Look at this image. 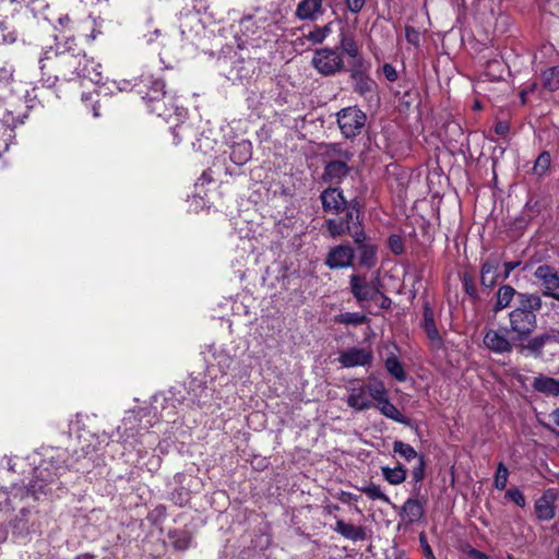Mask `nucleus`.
<instances>
[{
	"mask_svg": "<svg viewBox=\"0 0 559 559\" xmlns=\"http://www.w3.org/2000/svg\"><path fill=\"white\" fill-rule=\"evenodd\" d=\"M180 405V400L173 391L154 395L150 406L132 411L123 418L117 428L118 441L134 449L141 454L144 448L153 447L157 440L148 430L159 419L170 420Z\"/></svg>",
	"mask_w": 559,
	"mask_h": 559,
	"instance_id": "obj_1",
	"label": "nucleus"
},
{
	"mask_svg": "<svg viewBox=\"0 0 559 559\" xmlns=\"http://www.w3.org/2000/svg\"><path fill=\"white\" fill-rule=\"evenodd\" d=\"M66 451L59 448H43L40 452L29 459L35 464L33 479L25 488H13V497L21 500L33 497L38 500L40 496L48 495L52 485L67 469Z\"/></svg>",
	"mask_w": 559,
	"mask_h": 559,
	"instance_id": "obj_2",
	"label": "nucleus"
},
{
	"mask_svg": "<svg viewBox=\"0 0 559 559\" xmlns=\"http://www.w3.org/2000/svg\"><path fill=\"white\" fill-rule=\"evenodd\" d=\"M543 307L537 294H519L513 309L509 312V329L513 340L522 345L537 328V313Z\"/></svg>",
	"mask_w": 559,
	"mask_h": 559,
	"instance_id": "obj_3",
	"label": "nucleus"
},
{
	"mask_svg": "<svg viewBox=\"0 0 559 559\" xmlns=\"http://www.w3.org/2000/svg\"><path fill=\"white\" fill-rule=\"evenodd\" d=\"M142 82L145 83L146 90L140 88L138 94L141 95L143 100L147 102L150 111L155 112L167 122L175 123L174 134L175 138H177L176 128L182 129L180 124H182L186 119V108L171 103V97L167 96L164 91L165 84L162 80L144 78Z\"/></svg>",
	"mask_w": 559,
	"mask_h": 559,
	"instance_id": "obj_4",
	"label": "nucleus"
},
{
	"mask_svg": "<svg viewBox=\"0 0 559 559\" xmlns=\"http://www.w3.org/2000/svg\"><path fill=\"white\" fill-rule=\"evenodd\" d=\"M28 106L22 98H5V107L0 108V156L4 154L14 139V128L27 117Z\"/></svg>",
	"mask_w": 559,
	"mask_h": 559,
	"instance_id": "obj_5",
	"label": "nucleus"
},
{
	"mask_svg": "<svg viewBox=\"0 0 559 559\" xmlns=\"http://www.w3.org/2000/svg\"><path fill=\"white\" fill-rule=\"evenodd\" d=\"M55 58L56 67L58 68V74L51 76L49 75L47 79L43 76L44 84L48 87H51L56 84V82L61 78L66 81H71L78 78L79 67L82 66V55H74L70 52H56L51 48L44 51L43 56L39 59V64L41 71L45 69V60H51Z\"/></svg>",
	"mask_w": 559,
	"mask_h": 559,
	"instance_id": "obj_6",
	"label": "nucleus"
},
{
	"mask_svg": "<svg viewBox=\"0 0 559 559\" xmlns=\"http://www.w3.org/2000/svg\"><path fill=\"white\" fill-rule=\"evenodd\" d=\"M483 344L489 352L504 355L511 353L519 341L513 340L508 328H487L484 330Z\"/></svg>",
	"mask_w": 559,
	"mask_h": 559,
	"instance_id": "obj_7",
	"label": "nucleus"
},
{
	"mask_svg": "<svg viewBox=\"0 0 559 559\" xmlns=\"http://www.w3.org/2000/svg\"><path fill=\"white\" fill-rule=\"evenodd\" d=\"M311 63L320 74L326 76L334 75L344 69L342 55L332 48L316 50Z\"/></svg>",
	"mask_w": 559,
	"mask_h": 559,
	"instance_id": "obj_8",
	"label": "nucleus"
},
{
	"mask_svg": "<svg viewBox=\"0 0 559 559\" xmlns=\"http://www.w3.org/2000/svg\"><path fill=\"white\" fill-rule=\"evenodd\" d=\"M337 123L345 138H355L366 123V115L357 107H347L338 111Z\"/></svg>",
	"mask_w": 559,
	"mask_h": 559,
	"instance_id": "obj_9",
	"label": "nucleus"
},
{
	"mask_svg": "<svg viewBox=\"0 0 559 559\" xmlns=\"http://www.w3.org/2000/svg\"><path fill=\"white\" fill-rule=\"evenodd\" d=\"M501 259L496 255H489L481 265L480 282L485 287H493L498 282L504 281L502 278Z\"/></svg>",
	"mask_w": 559,
	"mask_h": 559,
	"instance_id": "obj_10",
	"label": "nucleus"
},
{
	"mask_svg": "<svg viewBox=\"0 0 559 559\" xmlns=\"http://www.w3.org/2000/svg\"><path fill=\"white\" fill-rule=\"evenodd\" d=\"M325 227L333 238L348 233L356 243H360L366 239V235L361 227L345 224L343 218H329L325 221Z\"/></svg>",
	"mask_w": 559,
	"mask_h": 559,
	"instance_id": "obj_11",
	"label": "nucleus"
},
{
	"mask_svg": "<svg viewBox=\"0 0 559 559\" xmlns=\"http://www.w3.org/2000/svg\"><path fill=\"white\" fill-rule=\"evenodd\" d=\"M354 249L347 245H338L330 249L325 264L330 269H345L352 265Z\"/></svg>",
	"mask_w": 559,
	"mask_h": 559,
	"instance_id": "obj_12",
	"label": "nucleus"
},
{
	"mask_svg": "<svg viewBox=\"0 0 559 559\" xmlns=\"http://www.w3.org/2000/svg\"><path fill=\"white\" fill-rule=\"evenodd\" d=\"M350 289L359 302L373 300L380 293L373 282H368L365 277L356 274L350 276Z\"/></svg>",
	"mask_w": 559,
	"mask_h": 559,
	"instance_id": "obj_13",
	"label": "nucleus"
},
{
	"mask_svg": "<svg viewBox=\"0 0 559 559\" xmlns=\"http://www.w3.org/2000/svg\"><path fill=\"white\" fill-rule=\"evenodd\" d=\"M372 358L370 349L352 347L340 355L338 361L344 368H353L369 365Z\"/></svg>",
	"mask_w": 559,
	"mask_h": 559,
	"instance_id": "obj_14",
	"label": "nucleus"
},
{
	"mask_svg": "<svg viewBox=\"0 0 559 559\" xmlns=\"http://www.w3.org/2000/svg\"><path fill=\"white\" fill-rule=\"evenodd\" d=\"M352 78L355 82L354 90L368 102H377V83L361 71H354Z\"/></svg>",
	"mask_w": 559,
	"mask_h": 559,
	"instance_id": "obj_15",
	"label": "nucleus"
},
{
	"mask_svg": "<svg viewBox=\"0 0 559 559\" xmlns=\"http://www.w3.org/2000/svg\"><path fill=\"white\" fill-rule=\"evenodd\" d=\"M14 74V68L12 64L4 62L0 67V105L2 104L5 107V98L14 97L15 99L23 98L21 95H14L13 94V85L16 84V82L13 79Z\"/></svg>",
	"mask_w": 559,
	"mask_h": 559,
	"instance_id": "obj_16",
	"label": "nucleus"
},
{
	"mask_svg": "<svg viewBox=\"0 0 559 559\" xmlns=\"http://www.w3.org/2000/svg\"><path fill=\"white\" fill-rule=\"evenodd\" d=\"M323 210L329 213L338 214L347 204L342 191L336 188H329L321 193Z\"/></svg>",
	"mask_w": 559,
	"mask_h": 559,
	"instance_id": "obj_17",
	"label": "nucleus"
},
{
	"mask_svg": "<svg viewBox=\"0 0 559 559\" xmlns=\"http://www.w3.org/2000/svg\"><path fill=\"white\" fill-rule=\"evenodd\" d=\"M346 403L356 412H362L372 407V402L365 385L349 388Z\"/></svg>",
	"mask_w": 559,
	"mask_h": 559,
	"instance_id": "obj_18",
	"label": "nucleus"
},
{
	"mask_svg": "<svg viewBox=\"0 0 559 559\" xmlns=\"http://www.w3.org/2000/svg\"><path fill=\"white\" fill-rule=\"evenodd\" d=\"M423 328L427 334V337L430 340L432 346L436 348H440L443 344V340L437 329L433 310L428 304H425L424 306Z\"/></svg>",
	"mask_w": 559,
	"mask_h": 559,
	"instance_id": "obj_19",
	"label": "nucleus"
},
{
	"mask_svg": "<svg viewBox=\"0 0 559 559\" xmlns=\"http://www.w3.org/2000/svg\"><path fill=\"white\" fill-rule=\"evenodd\" d=\"M100 63L95 62L93 59L87 58L85 53L82 55V66L79 67L78 78L86 79L94 84H99L103 81Z\"/></svg>",
	"mask_w": 559,
	"mask_h": 559,
	"instance_id": "obj_20",
	"label": "nucleus"
},
{
	"mask_svg": "<svg viewBox=\"0 0 559 559\" xmlns=\"http://www.w3.org/2000/svg\"><path fill=\"white\" fill-rule=\"evenodd\" d=\"M535 513L540 521H549L555 516V496L552 492L546 491L536 500Z\"/></svg>",
	"mask_w": 559,
	"mask_h": 559,
	"instance_id": "obj_21",
	"label": "nucleus"
},
{
	"mask_svg": "<svg viewBox=\"0 0 559 559\" xmlns=\"http://www.w3.org/2000/svg\"><path fill=\"white\" fill-rule=\"evenodd\" d=\"M334 531L352 542L366 539V531L364 527L348 524L343 520L336 521Z\"/></svg>",
	"mask_w": 559,
	"mask_h": 559,
	"instance_id": "obj_22",
	"label": "nucleus"
},
{
	"mask_svg": "<svg viewBox=\"0 0 559 559\" xmlns=\"http://www.w3.org/2000/svg\"><path fill=\"white\" fill-rule=\"evenodd\" d=\"M323 0H301L296 9V15L301 20H316L321 13Z\"/></svg>",
	"mask_w": 559,
	"mask_h": 559,
	"instance_id": "obj_23",
	"label": "nucleus"
},
{
	"mask_svg": "<svg viewBox=\"0 0 559 559\" xmlns=\"http://www.w3.org/2000/svg\"><path fill=\"white\" fill-rule=\"evenodd\" d=\"M528 340L527 348L532 352L539 353L546 345L559 343V332L550 330Z\"/></svg>",
	"mask_w": 559,
	"mask_h": 559,
	"instance_id": "obj_24",
	"label": "nucleus"
},
{
	"mask_svg": "<svg viewBox=\"0 0 559 559\" xmlns=\"http://www.w3.org/2000/svg\"><path fill=\"white\" fill-rule=\"evenodd\" d=\"M252 156L251 143L240 141L231 146L230 160L236 165H243Z\"/></svg>",
	"mask_w": 559,
	"mask_h": 559,
	"instance_id": "obj_25",
	"label": "nucleus"
},
{
	"mask_svg": "<svg viewBox=\"0 0 559 559\" xmlns=\"http://www.w3.org/2000/svg\"><path fill=\"white\" fill-rule=\"evenodd\" d=\"M520 293L516 292L512 286L510 285H503L501 286L498 292H497V300H496V304L493 306V312L497 313L503 309H506L507 307L510 306L511 301L513 300V298L516 299V296L519 295Z\"/></svg>",
	"mask_w": 559,
	"mask_h": 559,
	"instance_id": "obj_26",
	"label": "nucleus"
},
{
	"mask_svg": "<svg viewBox=\"0 0 559 559\" xmlns=\"http://www.w3.org/2000/svg\"><path fill=\"white\" fill-rule=\"evenodd\" d=\"M348 166L345 162L333 160L330 162L324 170V177L335 183H338L348 174Z\"/></svg>",
	"mask_w": 559,
	"mask_h": 559,
	"instance_id": "obj_27",
	"label": "nucleus"
},
{
	"mask_svg": "<svg viewBox=\"0 0 559 559\" xmlns=\"http://www.w3.org/2000/svg\"><path fill=\"white\" fill-rule=\"evenodd\" d=\"M381 474L390 485H401L406 480L407 471L402 464L394 467L382 466Z\"/></svg>",
	"mask_w": 559,
	"mask_h": 559,
	"instance_id": "obj_28",
	"label": "nucleus"
},
{
	"mask_svg": "<svg viewBox=\"0 0 559 559\" xmlns=\"http://www.w3.org/2000/svg\"><path fill=\"white\" fill-rule=\"evenodd\" d=\"M537 275L543 280L547 295L559 293V270L550 271L549 269L538 267Z\"/></svg>",
	"mask_w": 559,
	"mask_h": 559,
	"instance_id": "obj_29",
	"label": "nucleus"
},
{
	"mask_svg": "<svg viewBox=\"0 0 559 559\" xmlns=\"http://www.w3.org/2000/svg\"><path fill=\"white\" fill-rule=\"evenodd\" d=\"M533 386L536 391L557 396L559 395V381L550 377L540 376L534 379Z\"/></svg>",
	"mask_w": 559,
	"mask_h": 559,
	"instance_id": "obj_30",
	"label": "nucleus"
},
{
	"mask_svg": "<svg viewBox=\"0 0 559 559\" xmlns=\"http://www.w3.org/2000/svg\"><path fill=\"white\" fill-rule=\"evenodd\" d=\"M358 245L359 264L367 269L373 267L377 262V248L364 241Z\"/></svg>",
	"mask_w": 559,
	"mask_h": 559,
	"instance_id": "obj_31",
	"label": "nucleus"
},
{
	"mask_svg": "<svg viewBox=\"0 0 559 559\" xmlns=\"http://www.w3.org/2000/svg\"><path fill=\"white\" fill-rule=\"evenodd\" d=\"M402 510L411 523L419 521L424 515V507L417 499H407L404 502Z\"/></svg>",
	"mask_w": 559,
	"mask_h": 559,
	"instance_id": "obj_32",
	"label": "nucleus"
},
{
	"mask_svg": "<svg viewBox=\"0 0 559 559\" xmlns=\"http://www.w3.org/2000/svg\"><path fill=\"white\" fill-rule=\"evenodd\" d=\"M376 407L381 412L382 415L396 423L405 421L402 413L388 400V397L377 403Z\"/></svg>",
	"mask_w": 559,
	"mask_h": 559,
	"instance_id": "obj_33",
	"label": "nucleus"
},
{
	"mask_svg": "<svg viewBox=\"0 0 559 559\" xmlns=\"http://www.w3.org/2000/svg\"><path fill=\"white\" fill-rule=\"evenodd\" d=\"M544 88L555 92L559 90V67H551L542 73Z\"/></svg>",
	"mask_w": 559,
	"mask_h": 559,
	"instance_id": "obj_34",
	"label": "nucleus"
},
{
	"mask_svg": "<svg viewBox=\"0 0 559 559\" xmlns=\"http://www.w3.org/2000/svg\"><path fill=\"white\" fill-rule=\"evenodd\" d=\"M393 452L395 454H399L401 457L405 459L408 462L412 460L418 461V457H423L415 451V449L411 444L399 440L393 442Z\"/></svg>",
	"mask_w": 559,
	"mask_h": 559,
	"instance_id": "obj_35",
	"label": "nucleus"
},
{
	"mask_svg": "<svg viewBox=\"0 0 559 559\" xmlns=\"http://www.w3.org/2000/svg\"><path fill=\"white\" fill-rule=\"evenodd\" d=\"M144 78H153L152 75H142L139 80L135 82H132L130 80H120V81H111L109 82L110 85H112L117 91L119 92H128L136 88V92L142 88L146 90L145 83L142 82V79Z\"/></svg>",
	"mask_w": 559,
	"mask_h": 559,
	"instance_id": "obj_36",
	"label": "nucleus"
},
{
	"mask_svg": "<svg viewBox=\"0 0 559 559\" xmlns=\"http://www.w3.org/2000/svg\"><path fill=\"white\" fill-rule=\"evenodd\" d=\"M385 368L388 372L397 381L402 382L406 379V373L401 361L395 357H388L385 360Z\"/></svg>",
	"mask_w": 559,
	"mask_h": 559,
	"instance_id": "obj_37",
	"label": "nucleus"
},
{
	"mask_svg": "<svg viewBox=\"0 0 559 559\" xmlns=\"http://www.w3.org/2000/svg\"><path fill=\"white\" fill-rule=\"evenodd\" d=\"M335 321L345 325H360L368 321V318L360 312H343L335 318Z\"/></svg>",
	"mask_w": 559,
	"mask_h": 559,
	"instance_id": "obj_38",
	"label": "nucleus"
},
{
	"mask_svg": "<svg viewBox=\"0 0 559 559\" xmlns=\"http://www.w3.org/2000/svg\"><path fill=\"white\" fill-rule=\"evenodd\" d=\"M359 490L364 492L369 499L371 500H380L384 503H390V498L382 491L381 487L379 485H376L373 483L360 487Z\"/></svg>",
	"mask_w": 559,
	"mask_h": 559,
	"instance_id": "obj_39",
	"label": "nucleus"
},
{
	"mask_svg": "<svg viewBox=\"0 0 559 559\" xmlns=\"http://www.w3.org/2000/svg\"><path fill=\"white\" fill-rule=\"evenodd\" d=\"M213 358L223 373H226L230 369L234 361L233 357L224 348L215 349Z\"/></svg>",
	"mask_w": 559,
	"mask_h": 559,
	"instance_id": "obj_40",
	"label": "nucleus"
},
{
	"mask_svg": "<svg viewBox=\"0 0 559 559\" xmlns=\"http://www.w3.org/2000/svg\"><path fill=\"white\" fill-rule=\"evenodd\" d=\"M426 472V462L424 457H418L416 465L412 471V480L414 483V491L418 492L420 490V483L425 478Z\"/></svg>",
	"mask_w": 559,
	"mask_h": 559,
	"instance_id": "obj_41",
	"label": "nucleus"
},
{
	"mask_svg": "<svg viewBox=\"0 0 559 559\" xmlns=\"http://www.w3.org/2000/svg\"><path fill=\"white\" fill-rule=\"evenodd\" d=\"M340 45L343 52L348 57L354 59L358 57V45L353 37L342 34Z\"/></svg>",
	"mask_w": 559,
	"mask_h": 559,
	"instance_id": "obj_42",
	"label": "nucleus"
},
{
	"mask_svg": "<svg viewBox=\"0 0 559 559\" xmlns=\"http://www.w3.org/2000/svg\"><path fill=\"white\" fill-rule=\"evenodd\" d=\"M368 391L369 399L379 403L386 397V389L382 382H374L365 385Z\"/></svg>",
	"mask_w": 559,
	"mask_h": 559,
	"instance_id": "obj_43",
	"label": "nucleus"
},
{
	"mask_svg": "<svg viewBox=\"0 0 559 559\" xmlns=\"http://www.w3.org/2000/svg\"><path fill=\"white\" fill-rule=\"evenodd\" d=\"M170 538L174 547L179 550H186L191 545V536L186 532H175Z\"/></svg>",
	"mask_w": 559,
	"mask_h": 559,
	"instance_id": "obj_44",
	"label": "nucleus"
},
{
	"mask_svg": "<svg viewBox=\"0 0 559 559\" xmlns=\"http://www.w3.org/2000/svg\"><path fill=\"white\" fill-rule=\"evenodd\" d=\"M330 33H331L330 25H324L323 27H318V28L309 32L306 37L312 44H321L328 37V35Z\"/></svg>",
	"mask_w": 559,
	"mask_h": 559,
	"instance_id": "obj_45",
	"label": "nucleus"
},
{
	"mask_svg": "<svg viewBox=\"0 0 559 559\" xmlns=\"http://www.w3.org/2000/svg\"><path fill=\"white\" fill-rule=\"evenodd\" d=\"M508 468L503 463H499L497 467V473L495 476V487L499 490H503L508 483Z\"/></svg>",
	"mask_w": 559,
	"mask_h": 559,
	"instance_id": "obj_46",
	"label": "nucleus"
},
{
	"mask_svg": "<svg viewBox=\"0 0 559 559\" xmlns=\"http://www.w3.org/2000/svg\"><path fill=\"white\" fill-rule=\"evenodd\" d=\"M550 162L549 153L543 152L535 162L534 171L539 176L544 175L548 170Z\"/></svg>",
	"mask_w": 559,
	"mask_h": 559,
	"instance_id": "obj_47",
	"label": "nucleus"
},
{
	"mask_svg": "<svg viewBox=\"0 0 559 559\" xmlns=\"http://www.w3.org/2000/svg\"><path fill=\"white\" fill-rule=\"evenodd\" d=\"M343 211H345V217L343 218L345 224L360 227V223L358 222V210L355 205L346 204L345 207H343Z\"/></svg>",
	"mask_w": 559,
	"mask_h": 559,
	"instance_id": "obj_48",
	"label": "nucleus"
},
{
	"mask_svg": "<svg viewBox=\"0 0 559 559\" xmlns=\"http://www.w3.org/2000/svg\"><path fill=\"white\" fill-rule=\"evenodd\" d=\"M389 248L394 254H401L404 249L402 237L399 235H391L389 237Z\"/></svg>",
	"mask_w": 559,
	"mask_h": 559,
	"instance_id": "obj_49",
	"label": "nucleus"
},
{
	"mask_svg": "<svg viewBox=\"0 0 559 559\" xmlns=\"http://www.w3.org/2000/svg\"><path fill=\"white\" fill-rule=\"evenodd\" d=\"M507 497L510 498L519 507H524L525 506V497L516 488L508 490Z\"/></svg>",
	"mask_w": 559,
	"mask_h": 559,
	"instance_id": "obj_50",
	"label": "nucleus"
},
{
	"mask_svg": "<svg viewBox=\"0 0 559 559\" xmlns=\"http://www.w3.org/2000/svg\"><path fill=\"white\" fill-rule=\"evenodd\" d=\"M419 543L423 548L424 556L427 559H436L433 551H432L431 547L429 546L427 538L424 534L419 535Z\"/></svg>",
	"mask_w": 559,
	"mask_h": 559,
	"instance_id": "obj_51",
	"label": "nucleus"
},
{
	"mask_svg": "<svg viewBox=\"0 0 559 559\" xmlns=\"http://www.w3.org/2000/svg\"><path fill=\"white\" fill-rule=\"evenodd\" d=\"M383 74L390 82L397 80V72L392 64L385 63L383 66Z\"/></svg>",
	"mask_w": 559,
	"mask_h": 559,
	"instance_id": "obj_52",
	"label": "nucleus"
},
{
	"mask_svg": "<svg viewBox=\"0 0 559 559\" xmlns=\"http://www.w3.org/2000/svg\"><path fill=\"white\" fill-rule=\"evenodd\" d=\"M366 0H346L347 8L353 13H358L365 5Z\"/></svg>",
	"mask_w": 559,
	"mask_h": 559,
	"instance_id": "obj_53",
	"label": "nucleus"
},
{
	"mask_svg": "<svg viewBox=\"0 0 559 559\" xmlns=\"http://www.w3.org/2000/svg\"><path fill=\"white\" fill-rule=\"evenodd\" d=\"M519 262H502L501 261V267H502V278H508L511 274V272L519 266Z\"/></svg>",
	"mask_w": 559,
	"mask_h": 559,
	"instance_id": "obj_54",
	"label": "nucleus"
},
{
	"mask_svg": "<svg viewBox=\"0 0 559 559\" xmlns=\"http://www.w3.org/2000/svg\"><path fill=\"white\" fill-rule=\"evenodd\" d=\"M212 180H213V179H212L211 174H210V173H207V171H204V173L201 175V177L198 179V181H197L195 186H197V188H200V187H203V186H205V185H207V183L212 182Z\"/></svg>",
	"mask_w": 559,
	"mask_h": 559,
	"instance_id": "obj_55",
	"label": "nucleus"
},
{
	"mask_svg": "<svg viewBox=\"0 0 559 559\" xmlns=\"http://www.w3.org/2000/svg\"><path fill=\"white\" fill-rule=\"evenodd\" d=\"M509 130V127L506 122H498L495 127V131L497 134L504 135Z\"/></svg>",
	"mask_w": 559,
	"mask_h": 559,
	"instance_id": "obj_56",
	"label": "nucleus"
},
{
	"mask_svg": "<svg viewBox=\"0 0 559 559\" xmlns=\"http://www.w3.org/2000/svg\"><path fill=\"white\" fill-rule=\"evenodd\" d=\"M71 23V20L69 17V15H61L58 17V24L60 25V27L63 29V28H67L69 26V24Z\"/></svg>",
	"mask_w": 559,
	"mask_h": 559,
	"instance_id": "obj_57",
	"label": "nucleus"
},
{
	"mask_svg": "<svg viewBox=\"0 0 559 559\" xmlns=\"http://www.w3.org/2000/svg\"><path fill=\"white\" fill-rule=\"evenodd\" d=\"M406 37L409 43H415L418 37V34L415 29L406 27Z\"/></svg>",
	"mask_w": 559,
	"mask_h": 559,
	"instance_id": "obj_58",
	"label": "nucleus"
},
{
	"mask_svg": "<svg viewBox=\"0 0 559 559\" xmlns=\"http://www.w3.org/2000/svg\"><path fill=\"white\" fill-rule=\"evenodd\" d=\"M550 417H551L552 421L555 423V425L559 427V408L555 409L551 413Z\"/></svg>",
	"mask_w": 559,
	"mask_h": 559,
	"instance_id": "obj_59",
	"label": "nucleus"
},
{
	"mask_svg": "<svg viewBox=\"0 0 559 559\" xmlns=\"http://www.w3.org/2000/svg\"><path fill=\"white\" fill-rule=\"evenodd\" d=\"M472 554L476 559H489L487 555L477 550H473Z\"/></svg>",
	"mask_w": 559,
	"mask_h": 559,
	"instance_id": "obj_60",
	"label": "nucleus"
},
{
	"mask_svg": "<svg viewBox=\"0 0 559 559\" xmlns=\"http://www.w3.org/2000/svg\"><path fill=\"white\" fill-rule=\"evenodd\" d=\"M75 559H95V557L88 554H83L78 556Z\"/></svg>",
	"mask_w": 559,
	"mask_h": 559,
	"instance_id": "obj_61",
	"label": "nucleus"
},
{
	"mask_svg": "<svg viewBox=\"0 0 559 559\" xmlns=\"http://www.w3.org/2000/svg\"><path fill=\"white\" fill-rule=\"evenodd\" d=\"M528 93H530V91H525V90L521 92V99H522L523 104L526 102V96Z\"/></svg>",
	"mask_w": 559,
	"mask_h": 559,
	"instance_id": "obj_62",
	"label": "nucleus"
},
{
	"mask_svg": "<svg viewBox=\"0 0 559 559\" xmlns=\"http://www.w3.org/2000/svg\"><path fill=\"white\" fill-rule=\"evenodd\" d=\"M205 404H206V401H205V400L203 401V400H202V395H201V396L199 397V400H198V405H199L200 407H203Z\"/></svg>",
	"mask_w": 559,
	"mask_h": 559,
	"instance_id": "obj_63",
	"label": "nucleus"
},
{
	"mask_svg": "<svg viewBox=\"0 0 559 559\" xmlns=\"http://www.w3.org/2000/svg\"><path fill=\"white\" fill-rule=\"evenodd\" d=\"M92 109H93V116H94V117H98V116H99V112H98V110H97V107H96L95 105H93V108H92Z\"/></svg>",
	"mask_w": 559,
	"mask_h": 559,
	"instance_id": "obj_64",
	"label": "nucleus"
}]
</instances>
